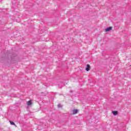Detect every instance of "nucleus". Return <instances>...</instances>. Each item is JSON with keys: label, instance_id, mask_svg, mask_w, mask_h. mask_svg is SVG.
<instances>
[{"label": "nucleus", "instance_id": "5", "mask_svg": "<svg viewBox=\"0 0 131 131\" xmlns=\"http://www.w3.org/2000/svg\"><path fill=\"white\" fill-rule=\"evenodd\" d=\"M10 124H11L12 125H14L15 126H16V124L14 122L12 121H10Z\"/></svg>", "mask_w": 131, "mask_h": 131}, {"label": "nucleus", "instance_id": "1", "mask_svg": "<svg viewBox=\"0 0 131 131\" xmlns=\"http://www.w3.org/2000/svg\"><path fill=\"white\" fill-rule=\"evenodd\" d=\"M110 30H112V27H110L108 28H106L105 29V32H108L110 31Z\"/></svg>", "mask_w": 131, "mask_h": 131}, {"label": "nucleus", "instance_id": "3", "mask_svg": "<svg viewBox=\"0 0 131 131\" xmlns=\"http://www.w3.org/2000/svg\"><path fill=\"white\" fill-rule=\"evenodd\" d=\"M78 113V110H74L73 111V114H77Z\"/></svg>", "mask_w": 131, "mask_h": 131}, {"label": "nucleus", "instance_id": "8", "mask_svg": "<svg viewBox=\"0 0 131 131\" xmlns=\"http://www.w3.org/2000/svg\"><path fill=\"white\" fill-rule=\"evenodd\" d=\"M70 93H73V91L71 90V91H70Z\"/></svg>", "mask_w": 131, "mask_h": 131}, {"label": "nucleus", "instance_id": "6", "mask_svg": "<svg viewBox=\"0 0 131 131\" xmlns=\"http://www.w3.org/2000/svg\"><path fill=\"white\" fill-rule=\"evenodd\" d=\"M31 100H29V101H28V102H27V105H28V106H30V105H31Z\"/></svg>", "mask_w": 131, "mask_h": 131}, {"label": "nucleus", "instance_id": "4", "mask_svg": "<svg viewBox=\"0 0 131 131\" xmlns=\"http://www.w3.org/2000/svg\"><path fill=\"white\" fill-rule=\"evenodd\" d=\"M113 114H114V115H117V114H118V112L115 111H113Z\"/></svg>", "mask_w": 131, "mask_h": 131}, {"label": "nucleus", "instance_id": "7", "mask_svg": "<svg viewBox=\"0 0 131 131\" xmlns=\"http://www.w3.org/2000/svg\"><path fill=\"white\" fill-rule=\"evenodd\" d=\"M57 106L58 108H62V105L61 104H58Z\"/></svg>", "mask_w": 131, "mask_h": 131}, {"label": "nucleus", "instance_id": "2", "mask_svg": "<svg viewBox=\"0 0 131 131\" xmlns=\"http://www.w3.org/2000/svg\"><path fill=\"white\" fill-rule=\"evenodd\" d=\"M91 69V66H90V64H87L86 66V71H90Z\"/></svg>", "mask_w": 131, "mask_h": 131}]
</instances>
